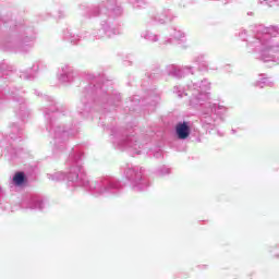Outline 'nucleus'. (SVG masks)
Instances as JSON below:
<instances>
[{
	"label": "nucleus",
	"mask_w": 279,
	"mask_h": 279,
	"mask_svg": "<svg viewBox=\"0 0 279 279\" xmlns=\"http://www.w3.org/2000/svg\"><path fill=\"white\" fill-rule=\"evenodd\" d=\"M175 132L180 141H186L191 136V126L189 122H179L175 126Z\"/></svg>",
	"instance_id": "nucleus-1"
},
{
	"label": "nucleus",
	"mask_w": 279,
	"mask_h": 279,
	"mask_svg": "<svg viewBox=\"0 0 279 279\" xmlns=\"http://www.w3.org/2000/svg\"><path fill=\"white\" fill-rule=\"evenodd\" d=\"M13 182L16 186H22L25 183V172H16L13 177Z\"/></svg>",
	"instance_id": "nucleus-2"
}]
</instances>
